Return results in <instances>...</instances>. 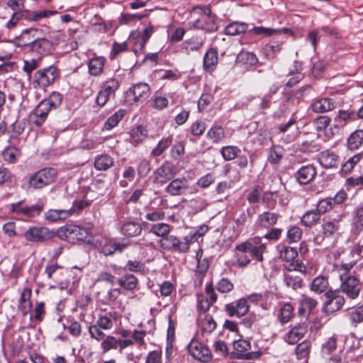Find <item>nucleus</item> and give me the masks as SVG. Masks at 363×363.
<instances>
[{
	"mask_svg": "<svg viewBox=\"0 0 363 363\" xmlns=\"http://www.w3.org/2000/svg\"><path fill=\"white\" fill-rule=\"evenodd\" d=\"M266 250L267 245L262 242L259 236H255L238 244L235 247L236 264L239 267H245L250 264L252 259L262 262Z\"/></svg>",
	"mask_w": 363,
	"mask_h": 363,
	"instance_id": "1",
	"label": "nucleus"
},
{
	"mask_svg": "<svg viewBox=\"0 0 363 363\" xmlns=\"http://www.w3.org/2000/svg\"><path fill=\"white\" fill-rule=\"evenodd\" d=\"M63 96L57 91H52L48 98L43 99L30 113L29 121L36 127L43 125L49 113L59 108L62 102Z\"/></svg>",
	"mask_w": 363,
	"mask_h": 363,
	"instance_id": "2",
	"label": "nucleus"
},
{
	"mask_svg": "<svg viewBox=\"0 0 363 363\" xmlns=\"http://www.w3.org/2000/svg\"><path fill=\"white\" fill-rule=\"evenodd\" d=\"M118 320V312L113 308L101 311L94 323H91L88 332L91 339L100 342L104 338V331L111 330Z\"/></svg>",
	"mask_w": 363,
	"mask_h": 363,
	"instance_id": "3",
	"label": "nucleus"
},
{
	"mask_svg": "<svg viewBox=\"0 0 363 363\" xmlns=\"http://www.w3.org/2000/svg\"><path fill=\"white\" fill-rule=\"evenodd\" d=\"M60 77V69L55 65L38 69L32 77L30 84L35 89L46 91Z\"/></svg>",
	"mask_w": 363,
	"mask_h": 363,
	"instance_id": "4",
	"label": "nucleus"
},
{
	"mask_svg": "<svg viewBox=\"0 0 363 363\" xmlns=\"http://www.w3.org/2000/svg\"><path fill=\"white\" fill-rule=\"evenodd\" d=\"M194 11L200 16L193 21L191 27L198 30H203L206 33H214L218 30L216 16L212 13L209 6H197L194 7Z\"/></svg>",
	"mask_w": 363,
	"mask_h": 363,
	"instance_id": "5",
	"label": "nucleus"
},
{
	"mask_svg": "<svg viewBox=\"0 0 363 363\" xmlns=\"http://www.w3.org/2000/svg\"><path fill=\"white\" fill-rule=\"evenodd\" d=\"M91 228L75 224H67L58 230V235L61 239L71 243L90 242L92 236Z\"/></svg>",
	"mask_w": 363,
	"mask_h": 363,
	"instance_id": "6",
	"label": "nucleus"
},
{
	"mask_svg": "<svg viewBox=\"0 0 363 363\" xmlns=\"http://www.w3.org/2000/svg\"><path fill=\"white\" fill-rule=\"evenodd\" d=\"M339 279L340 284L336 290L340 294H344L350 300L357 299L363 286L359 279L347 272L340 274Z\"/></svg>",
	"mask_w": 363,
	"mask_h": 363,
	"instance_id": "7",
	"label": "nucleus"
},
{
	"mask_svg": "<svg viewBox=\"0 0 363 363\" xmlns=\"http://www.w3.org/2000/svg\"><path fill=\"white\" fill-rule=\"evenodd\" d=\"M57 170L54 167H44L32 174L28 184L33 189H42L56 180Z\"/></svg>",
	"mask_w": 363,
	"mask_h": 363,
	"instance_id": "8",
	"label": "nucleus"
},
{
	"mask_svg": "<svg viewBox=\"0 0 363 363\" xmlns=\"http://www.w3.org/2000/svg\"><path fill=\"white\" fill-rule=\"evenodd\" d=\"M151 88L147 83L138 82L130 86L125 93V101L128 105L143 104L151 94Z\"/></svg>",
	"mask_w": 363,
	"mask_h": 363,
	"instance_id": "9",
	"label": "nucleus"
},
{
	"mask_svg": "<svg viewBox=\"0 0 363 363\" xmlns=\"http://www.w3.org/2000/svg\"><path fill=\"white\" fill-rule=\"evenodd\" d=\"M177 174V168L172 162L165 160L153 172V183L163 186Z\"/></svg>",
	"mask_w": 363,
	"mask_h": 363,
	"instance_id": "10",
	"label": "nucleus"
},
{
	"mask_svg": "<svg viewBox=\"0 0 363 363\" xmlns=\"http://www.w3.org/2000/svg\"><path fill=\"white\" fill-rule=\"evenodd\" d=\"M235 352L230 354L233 358L237 359H254L259 358L262 352L261 351L249 352L251 349V343L247 340L240 339L233 342Z\"/></svg>",
	"mask_w": 363,
	"mask_h": 363,
	"instance_id": "11",
	"label": "nucleus"
},
{
	"mask_svg": "<svg viewBox=\"0 0 363 363\" xmlns=\"http://www.w3.org/2000/svg\"><path fill=\"white\" fill-rule=\"evenodd\" d=\"M297 117L294 114L286 123L277 125V129L282 134L281 140L284 143H293L299 137L301 132L297 127Z\"/></svg>",
	"mask_w": 363,
	"mask_h": 363,
	"instance_id": "12",
	"label": "nucleus"
},
{
	"mask_svg": "<svg viewBox=\"0 0 363 363\" xmlns=\"http://www.w3.org/2000/svg\"><path fill=\"white\" fill-rule=\"evenodd\" d=\"M325 297L326 301L323 305L322 311L327 315L340 311L345 303V298L336 289H330Z\"/></svg>",
	"mask_w": 363,
	"mask_h": 363,
	"instance_id": "13",
	"label": "nucleus"
},
{
	"mask_svg": "<svg viewBox=\"0 0 363 363\" xmlns=\"http://www.w3.org/2000/svg\"><path fill=\"white\" fill-rule=\"evenodd\" d=\"M23 236L28 242H44L53 238L55 233L46 227L33 226L23 233Z\"/></svg>",
	"mask_w": 363,
	"mask_h": 363,
	"instance_id": "14",
	"label": "nucleus"
},
{
	"mask_svg": "<svg viewBox=\"0 0 363 363\" xmlns=\"http://www.w3.org/2000/svg\"><path fill=\"white\" fill-rule=\"evenodd\" d=\"M206 41L203 35H193L191 38L184 40L179 45L180 52L189 55L194 52H201Z\"/></svg>",
	"mask_w": 363,
	"mask_h": 363,
	"instance_id": "15",
	"label": "nucleus"
},
{
	"mask_svg": "<svg viewBox=\"0 0 363 363\" xmlns=\"http://www.w3.org/2000/svg\"><path fill=\"white\" fill-rule=\"evenodd\" d=\"M189 354L196 359L203 362H208L212 359L211 350L197 340H192L188 345Z\"/></svg>",
	"mask_w": 363,
	"mask_h": 363,
	"instance_id": "16",
	"label": "nucleus"
},
{
	"mask_svg": "<svg viewBox=\"0 0 363 363\" xmlns=\"http://www.w3.org/2000/svg\"><path fill=\"white\" fill-rule=\"evenodd\" d=\"M281 218L277 211H264L257 216L255 225L257 229L269 230L274 227Z\"/></svg>",
	"mask_w": 363,
	"mask_h": 363,
	"instance_id": "17",
	"label": "nucleus"
},
{
	"mask_svg": "<svg viewBox=\"0 0 363 363\" xmlns=\"http://www.w3.org/2000/svg\"><path fill=\"white\" fill-rule=\"evenodd\" d=\"M189 188V180L182 177L172 179L164 188V191L172 196H179L185 194Z\"/></svg>",
	"mask_w": 363,
	"mask_h": 363,
	"instance_id": "18",
	"label": "nucleus"
},
{
	"mask_svg": "<svg viewBox=\"0 0 363 363\" xmlns=\"http://www.w3.org/2000/svg\"><path fill=\"white\" fill-rule=\"evenodd\" d=\"M342 218V215H337L335 218L330 216L324 218L320 226L323 233L326 235L328 238L335 237L340 230V223Z\"/></svg>",
	"mask_w": 363,
	"mask_h": 363,
	"instance_id": "19",
	"label": "nucleus"
},
{
	"mask_svg": "<svg viewBox=\"0 0 363 363\" xmlns=\"http://www.w3.org/2000/svg\"><path fill=\"white\" fill-rule=\"evenodd\" d=\"M249 309L250 306L245 298H241L235 302L227 303L224 306L225 312L230 317H242L247 313Z\"/></svg>",
	"mask_w": 363,
	"mask_h": 363,
	"instance_id": "20",
	"label": "nucleus"
},
{
	"mask_svg": "<svg viewBox=\"0 0 363 363\" xmlns=\"http://www.w3.org/2000/svg\"><path fill=\"white\" fill-rule=\"evenodd\" d=\"M41 30L36 28L24 29L18 36L15 38L14 43L16 46L24 47L28 50L38 37V33Z\"/></svg>",
	"mask_w": 363,
	"mask_h": 363,
	"instance_id": "21",
	"label": "nucleus"
},
{
	"mask_svg": "<svg viewBox=\"0 0 363 363\" xmlns=\"http://www.w3.org/2000/svg\"><path fill=\"white\" fill-rule=\"evenodd\" d=\"M318 161L325 169H336L340 164V157L335 152L327 149L318 154Z\"/></svg>",
	"mask_w": 363,
	"mask_h": 363,
	"instance_id": "22",
	"label": "nucleus"
},
{
	"mask_svg": "<svg viewBox=\"0 0 363 363\" xmlns=\"http://www.w3.org/2000/svg\"><path fill=\"white\" fill-rule=\"evenodd\" d=\"M317 174L316 167L313 164L303 165L295 173L294 177L298 184L305 185L312 182Z\"/></svg>",
	"mask_w": 363,
	"mask_h": 363,
	"instance_id": "23",
	"label": "nucleus"
},
{
	"mask_svg": "<svg viewBox=\"0 0 363 363\" xmlns=\"http://www.w3.org/2000/svg\"><path fill=\"white\" fill-rule=\"evenodd\" d=\"M309 289L311 292L320 295L325 294L332 289L329 283L328 276L320 274L315 277L309 284Z\"/></svg>",
	"mask_w": 363,
	"mask_h": 363,
	"instance_id": "24",
	"label": "nucleus"
},
{
	"mask_svg": "<svg viewBox=\"0 0 363 363\" xmlns=\"http://www.w3.org/2000/svg\"><path fill=\"white\" fill-rule=\"evenodd\" d=\"M155 30L156 28L153 25L150 24L143 30V33L139 35L133 48V50L135 54L143 53L145 52L146 44Z\"/></svg>",
	"mask_w": 363,
	"mask_h": 363,
	"instance_id": "25",
	"label": "nucleus"
},
{
	"mask_svg": "<svg viewBox=\"0 0 363 363\" xmlns=\"http://www.w3.org/2000/svg\"><path fill=\"white\" fill-rule=\"evenodd\" d=\"M159 243L162 249L169 252L182 254V251L184 250V245L182 244V240L175 235H168L161 238Z\"/></svg>",
	"mask_w": 363,
	"mask_h": 363,
	"instance_id": "26",
	"label": "nucleus"
},
{
	"mask_svg": "<svg viewBox=\"0 0 363 363\" xmlns=\"http://www.w3.org/2000/svg\"><path fill=\"white\" fill-rule=\"evenodd\" d=\"M106 59L104 56H94L89 60L87 62L88 73L94 77H101L104 72Z\"/></svg>",
	"mask_w": 363,
	"mask_h": 363,
	"instance_id": "27",
	"label": "nucleus"
},
{
	"mask_svg": "<svg viewBox=\"0 0 363 363\" xmlns=\"http://www.w3.org/2000/svg\"><path fill=\"white\" fill-rule=\"evenodd\" d=\"M52 47V43L50 40L45 38L38 37L31 46L28 48V51L37 55L38 57L42 59V57L48 55Z\"/></svg>",
	"mask_w": 363,
	"mask_h": 363,
	"instance_id": "28",
	"label": "nucleus"
},
{
	"mask_svg": "<svg viewBox=\"0 0 363 363\" xmlns=\"http://www.w3.org/2000/svg\"><path fill=\"white\" fill-rule=\"evenodd\" d=\"M318 301L308 295L303 294L299 301L298 308V315L308 318L310 314L318 306Z\"/></svg>",
	"mask_w": 363,
	"mask_h": 363,
	"instance_id": "29",
	"label": "nucleus"
},
{
	"mask_svg": "<svg viewBox=\"0 0 363 363\" xmlns=\"http://www.w3.org/2000/svg\"><path fill=\"white\" fill-rule=\"evenodd\" d=\"M218 63V55L217 49L210 48L206 52L203 59V69L208 73L214 72Z\"/></svg>",
	"mask_w": 363,
	"mask_h": 363,
	"instance_id": "30",
	"label": "nucleus"
},
{
	"mask_svg": "<svg viewBox=\"0 0 363 363\" xmlns=\"http://www.w3.org/2000/svg\"><path fill=\"white\" fill-rule=\"evenodd\" d=\"M307 331L306 324H298L287 333L284 337V340L290 345H294L303 337Z\"/></svg>",
	"mask_w": 363,
	"mask_h": 363,
	"instance_id": "31",
	"label": "nucleus"
},
{
	"mask_svg": "<svg viewBox=\"0 0 363 363\" xmlns=\"http://www.w3.org/2000/svg\"><path fill=\"white\" fill-rule=\"evenodd\" d=\"M336 103L333 99L324 97L315 100L310 106L314 113H325L335 109Z\"/></svg>",
	"mask_w": 363,
	"mask_h": 363,
	"instance_id": "32",
	"label": "nucleus"
},
{
	"mask_svg": "<svg viewBox=\"0 0 363 363\" xmlns=\"http://www.w3.org/2000/svg\"><path fill=\"white\" fill-rule=\"evenodd\" d=\"M252 32L255 35H263L265 36H272L274 35L284 34L295 38L294 31L288 28H283L281 29H273L270 28H265L263 26H256L253 28Z\"/></svg>",
	"mask_w": 363,
	"mask_h": 363,
	"instance_id": "33",
	"label": "nucleus"
},
{
	"mask_svg": "<svg viewBox=\"0 0 363 363\" xmlns=\"http://www.w3.org/2000/svg\"><path fill=\"white\" fill-rule=\"evenodd\" d=\"M22 13V19H25L28 22H35L45 18H49L57 13L55 10H42L39 11H31L24 9Z\"/></svg>",
	"mask_w": 363,
	"mask_h": 363,
	"instance_id": "34",
	"label": "nucleus"
},
{
	"mask_svg": "<svg viewBox=\"0 0 363 363\" xmlns=\"http://www.w3.org/2000/svg\"><path fill=\"white\" fill-rule=\"evenodd\" d=\"M70 217L68 209L50 208L44 213V218L49 223H60Z\"/></svg>",
	"mask_w": 363,
	"mask_h": 363,
	"instance_id": "35",
	"label": "nucleus"
},
{
	"mask_svg": "<svg viewBox=\"0 0 363 363\" xmlns=\"http://www.w3.org/2000/svg\"><path fill=\"white\" fill-rule=\"evenodd\" d=\"M118 284L121 289L133 291L138 288L139 280L133 274L127 273L118 279Z\"/></svg>",
	"mask_w": 363,
	"mask_h": 363,
	"instance_id": "36",
	"label": "nucleus"
},
{
	"mask_svg": "<svg viewBox=\"0 0 363 363\" xmlns=\"http://www.w3.org/2000/svg\"><path fill=\"white\" fill-rule=\"evenodd\" d=\"M286 42L285 40H272L267 43L263 50L264 53L268 59H274L282 50V46Z\"/></svg>",
	"mask_w": 363,
	"mask_h": 363,
	"instance_id": "37",
	"label": "nucleus"
},
{
	"mask_svg": "<svg viewBox=\"0 0 363 363\" xmlns=\"http://www.w3.org/2000/svg\"><path fill=\"white\" fill-rule=\"evenodd\" d=\"M121 234L128 238H133L139 235L142 232L141 225L135 221H127L120 227Z\"/></svg>",
	"mask_w": 363,
	"mask_h": 363,
	"instance_id": "38",
	"label": "nucleus"
},
{
	"mask_svg": "<svg viewBox=\"0 0 363 363\" xmlns=\"http://www.w3.org/2000/svg\"><path fill=\"white\" fill-rule=\"evenodd\" d=\"M363 145V130L358 129L352 132L347 140V147L350 151H355Z\"/></svg>",
	"mask_w": 363,
	"mask_h": 363,
	"instance_id": "39",
	"label": "nucleus"
},
{
	"mask_svg": "<svg viewBox=\"0 0 363 363\" xmlns=\"http://www.w3.org/2000/svg\"><path fill=\"white\" fill-rule=\"evenodd\" d=\"M225 138V132L221 125H213L206 133V138L213 144L221 143Z\"/></svg>",
	"mask_w": 363,
	"mask_h": 363,
	"instance_id": "40",
	"label": "nucleus"
},
{
	"mask_svg": "<svg viewBox=\"0 0 363 363\" xmlns=\"http://www.w3.org/2000/svg\"><path fill=\"white\" fill-rule=\"evenodd\" d=\"M13 57V54L10 52L2 50L0 52V61L4 62L0 65V76L12 72L16 66V62H8Z\"/></svg>",
	"mask_w": 363,
	"mask_h": 363,
	"instance_id": "41",
	"label": "nucleus"
},
{
	"mask_svg": "<svg viewBox=\"0 0 363 363\" xmlns=\"http://www.w3.org/2000/svg\"><path fill=\"white\" fill-rule=\"evenodd\" d=\"M88 189L89 188H85V194L82 199H76L73 201L72 207L68 209L70 213V217L73 215L79 214L84 209L91 206L93 199H86Z\"/></svg>",
	"mask_w": 363,
	"mask_h": 363,
	"instance_id": "42",
	"label": "nucleus"
},
{
	"mask_svg": "<svg viewBox=\"0 0 363 363\" xmlns=\"http://www.w3.org/2000/svg\"><path fill=\"white\" fill-rule=\"evenodd\" d=\"M114 165V159L108 154H101L95 157L94 167L98 171H106Z\"/></svg>",
	"mask_w": 363,
	"mask_h": 363,
	"instance_id": "43",
	"label": "nucleus"
},
{
	"mask_svg": "<svg viewBox=\"0 0 363 363\" xmlns=\"http://www.w3.org/2000/svg\"><path fill=\"white\" fill-rule=\"evenodd\" d=\"M321 215L315 209L306 211L301 218V223L306 228H312L319 223Z\"/></svg>",
	"mask_w": 363,
	"mask_h": 363,
	"instance_id": "44",
	"label": "nucleus"
},
{
	"mask_svg": "<svg viewBox=\"0 0 363 363\" xmlns=\"http://www.w3.org/2000/svg\"><path fill=\"white\" fill-rule=\"evenodd\" d=\"M284 283L286 287L291 288L294 291L301 289L304 285L303 279L300 276L284 272Z\"/></svg>",
	"mask_w": 363,
	"mask_h": 363,
	"instance_id": "45",
	"label": "nucleus"
},
{
	"mask_svg": "<svg viewBox=\"0 0 363 363\" xmlns=\"http://www.w3.org/2000/svg\"><path fill=\"white\" fill-rule=\"evenodd\" d=\"M121 289L120 288H111L107 293L102 296L100 291L96 293V298L99 301L104 304H111L116 302L118 297L121 295Z\"/></svg>",
	"mask_w": 363,
	"mask_h": 363,
	"instance_id": "46",
	"label": "nucleus"
},
{
	"mask_svg": "<svg viewBox=\"0 0 363 363\" xmlns=\"http://www.w3.org/2000/svg\"><path fill=\"white\" fill-rule=\"evenodd\" d=\"M118 338L112 335L104 334V338L101 340L100 347L101 352L106 354L111 350L118 351Z\"/></svg>",
	"mask_w": 363,
	"mask_h": 363,
	"instance_id": "47",
	"label": "nucleus"
},
{
	"mask_svg": "<svg viewBox=\"0 0 363 363\" xmlns=\"http://www.w3.org/2000/svg\"><path fill=\"white\" fill-rule=\"evenodd\" d=\"M21 156V150L15 146H8L1 152V157L8 164H14Z\"/></svg>",
	"mask_w": 363,
	"mask_h": 363,
	"instance_id": "48",
	"label": "nucleus"
},
{
	"mask_svg": "<svg viewBox=\"0 0 363 363\" xmlns=\"http://www.w3.org/2000/svg\"><path fill=\"white\" fill-rule=\"evenodd\" d=\"M123 269L125 271L139 274L143 276L145 275L147 272L145 262L138 259L128 260Z\"/></svg>",
	"mask_w": 363,
	"mask_h": 363,
	"instance_id": "49",
	"label": "nucleus"
},
{
	"mask_svg": "<svg viewBox=\"0 0 363 363\" xmlns=\"http://www.w3.org/2000/svg\"><path fill=\"white\" fill-rule=\"evenodd\" d=\"M294 316V308L290 303L283 304L278 311V320L282 324L289 323Z\"/></svg>",
	"mask_w": 363,
	"mask_h": 363,
	"instance_id": "50",
	"label": "nucleus"
},
{
	"mask_svg": "<svg viewBox=\"0 0 363 363\" xmlns=\"http://www.w3.org/2000/svg\"><path fill=\"white\" fill-rule=\"evenodd\" d=\"M248 29V25L246 23L235 21L228 23L224 30L227 35H238L245 33Z\"/></svg>",
	"mask_w": 363,
	"mask_h": 363,
	"instance_id": "51",
	"label": "nucleus"
},
{
	"mask_svg": "<svg viewBox=\"0 0 363 363\" xmlns=\"http://www.w3.org/2000/svg\"><path fill=\"white\" fill-rule=\"evenodd\" d=\"M252 218V215L247 211L242 210L237 215L233 220L235 223L234 228L240 234L247 227V222Z\"/></svg>",
	"mask_w": 363,
	"mask_h": 363,
	"instance_id": "52",
	"label": "nucleus"
},
{
	"mask_svg": "<svg viewBox=\"0 0 363 363\" xmlns=\"http://www.w3.org/2000/svg\"><path fill=\"white\" fill-rule=\"evenodd\" d=\"M284 154V149L281 145H272L269 150L267 160L273 165L279 164Z\"/></svg>",
	"mask_w": 363,
	"mask_h": 363,
	"instance_id": "53",
	"label": "nucleus"
},
{
	"mask_svg": "<svg viewBox=\"0 0 363 363\" xmlns=\"http://www.w3.org/2000/svg\"><path fill=\"white\" fill-rule=\"evenodd\" d=\"M173 143V136L168 135L167 137L162 138L157 143L156 147L152 149L150 155L157 157L162 155L169 147Z\"/></svg>",
	"mask_w": 363,
	"mask_h": 363,
	"instance_id": "54",
	"label": "nucleus"
},
{
	"mask_svg": "<svg viewBox=\"0 0 363 363\" xmlns=\"http://www.w3.org/2000/svg\"><path fill=\"white\" fill-rule=\"evenodd\" d=\"M126 111L121 108L109 116L104 124V128L106 130H111L118 125L120 121L125 116Z\"/></svg>",
	"mask_w": 363,
	"mask_h": 363,
	"instance_id": "55",
	"label": "nucleus"
},
{
	"mask_svg": "<svg viewBox=\"0 0 363 363\" xmlns=\"http://www.w3.org/2000/svg\"><path fill=\"white\" fill-rule=\"evenodd\" d=\"M120 88V82L116 77H108L103 81L100 85V89L108 92L109 94L116 95V91Z\"/></svg>",
	"mask_w": 363,
	"mask_h": 363,
	"instance_id": "56",
	"label": "nucleus"
},
{
	"mask_svg": "<svg viewBox=\"0 0 363 363\" xmlns=\"http://www.w3.org/2000/svg\"><path fill=\"white\" fill-rule=\"evenodd\" d=\"M297 257L298 251L295 247L283 245L279 250V258L284 262H291Z\"/></svg>",
	"mask_w": 363,
	"mask_h": 363,
	"instance_id": "57",
	"label": "nucleus"
},
{
	"mask_svg": "<svg viewBox=\"0 0 363 363\" xmlns=\"http://www.w3.org/2000/svg\"><path fill=\"white\" fill-rule=\"evenodd\" d=\"M40 57L23 60V66L22 69L26 74L30 82L32 81L33 72L40 67Z\"/></svg>",
	"mask_w": 363,
	"mask_h": 363,
	"instance_id": "58",
	"label": "nucleus"
},
{
	"mask_svg": "<svg viewBox=\"0 0 363 363\" xmlns=\"http://www.w3.org/2000/svg\"><path fill=\"white\" fill-rule=\"evenodd\" d=\"M240 152V149L235 145L223 146L220 150V153L225 161L233 160L238 157Z\"/></svg>",
	"mask_w": 363,
	"mask_h": 363,
	"instance_id": "59",
	"label": "nucleus"
},
{
	"mask_svg": "<svg viewBox=\"0 0 363 363\" xmlns=\"http://www.w3.org/2000/svg\"><path fill=\"white\" fill-rule=\"evenodd\" d=\"M236 61L245 66H252L257 63L258 58L253 52L242 50L238 55Z\"/></svg>",
	"mask_w": 363,
	"mask_h": 363,
	"instance_id": "60",
	"label": "nucleus"
},
{
	"mask_svg": "<svg viewBox=\"0 0 363 363\" xmlns=\"http://www.w3.org/2000/svg\"><path fill=\"white\" fill-rule=\"evenodd\" d=\"M363 152H359L354 155L352 157L347 159V160L342 165L341 172L345 174L350 173L354 167L362 160Z\"/></svg>",
	"mask_w": 363,
	"mask_h": 363,
	"instance_id": "61",
	"label": "nucleus"
},
{
	"mask_svg": "<svg viewBox=\"0 0 363 363\" xmlns=\"http://www.w3.org/2000/svg\"><path fill=\"white\" fill-rule=\"evenodd\" d=\"M284 272L292 273L294 271L298 272L302 274H306V267L301 259H294L289 262L288 264L284 265Z\"/></svg>",
	"mask_w": 363,
	"mask_h": 363,
	"instance_id": "62",
	"label": "nucleus"
},
{
	"mask_svg": "<svg viewBox=\"0 0 363 363\" xmlns=\"http://www.w3.org/2000/svg\"><path fill=\"white\" fill-rule=\"evenodd\" d=\"M348 317L353 327H357L359 323H363V304L353 308L348 313Z\"/></svg>",
	"mask_w": 363,
	"mask_h": 363,
	"instance_id": "63",
	"label": "nucleus"
},
{
	"mask_svg": "<svg viewBox=\"0 0 363 363\" xmlns=\"http://www.w3.org/2000/svg\"><path fill=\"white\" fill-rule=\"evenodd\" d=\"M201 330L203 333H211L217 326L216 322L210 314L205 315L200 323Z\"/></svg>",
	"mask_w": 363,
	"mask_h": 363,
	"instance_id": "64",
	"label": "nucleus"
}]
</instances>
